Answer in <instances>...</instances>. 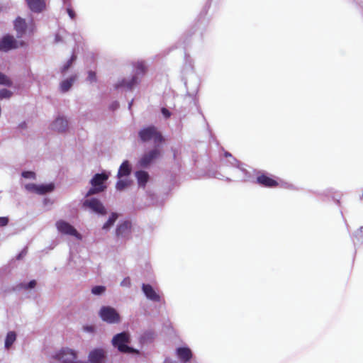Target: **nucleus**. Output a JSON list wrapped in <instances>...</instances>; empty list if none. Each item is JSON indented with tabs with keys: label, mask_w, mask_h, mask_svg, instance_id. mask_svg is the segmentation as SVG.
Listing matches in <instances>:
<instances>
[{
	"label": "nucleus",
	"mask_w": 363,
	"mask_h": 363,
	"mask_svg": "<svg viewBox=\"0 0 363 363\" xmlns=\"http://www.w3.org/2000/svg\"><path fill=\"white\" fill-rule=\"evenodd\" d=\"M135 68L136 69V73L128 78H123L119 80L116 84V89H125L126 90L131 91L135 86L139 84L140 79L138 75L140 74H143L146 70V66L145 62L143 61H138L135 65Z\"/></svg>",
	"instance_id": "obj_1"
},
{
	"label": "nucleus",
	"mask_w": 363,
	"mask_h": 363,
	"mask_svg": "<svg viewBox=\"0 0 363 363\" xmlns=\"http://www.w3.org/2000/svg\"><path fill=\"white\" fill-rule=\"evenodd\" d=\"M111 342L113 347L117 348L121 352L139 353L138 350L128 346V344L130 342V335L128 332L123 331L115 335Z\"/></svg>",
	"instance_id": "obj_2"
},
{
	"label": "nucleus",
	"mask_w": 363,
	"mask_h": 363,
	"mask_svg": "<svg viewBox=\"0 0 363 363\" xmlns=\"http://www.w3.org/2000/svg\"><path fill=\"white\" fill-rule=\"evenodd\" d=\"M109 174L106 172L97 173L94 175L90 181L91 187L86 194V196L99 194L106 189L105 182L108 180Z\"/></svg>",
	"instance_id": "obj_3"
},
{
	"label": "nucleus",
	"mask_w": 363,
	"mask_h": 363,
	"mask_svg": "<svg viewBox=\"0 0 363 363\" xmlns=\"http://www.w3.org/2000/svg\"><path fill=\"white\" fill-rule=\"evenodd\" d=\"M138 136L143 143L152 140L155 145H159L164 140L162 134L154 125H150L141 129L138 132Z\"/></svg>",
	"instance_id": "obj_4"
},
{
	"label": "nucleus",
	"mask_w": 363,
	"mask_h": 363,
	"mask_svg": "<svg viewBox=\"0 0 363 363\" xmlns=\"http://www.w3.org/2000/svg\"><path fill=\"white\" fill-rule=\"evenodd\" d=\"M101 320L109 324H116L121 322V316L118 311L111 306H102L99 312Z\"/></svg>",
	"instance_id": "obj_5"
},
{
	"label": "nucleus",
	"mask_w": 363,
	"mask_h": 363,
	"mask_svg": "<svg viewBox=\"0 0 363 363\" xmlns=\"http://www.w3.org/2000/svg\"><path fill=\"white\" fill-rule=\"evenodd\" d=\"M53 358L60 363H86L77 361L75 351L69 348H62L53 356Z\"/></svg>",
	"instance_id": "obj_6"
},
{
	"label": "nucleus",
	"mask_w": 363,
	"mask_h": 363,
	"mask_svg": "<svg viewBox=\"0 0 363 363\" xmlns=\"http://www.w3.org/2000/svg\"><path fill=\"white\" fill-rule=\"evenodd\" d=\"M161 155V150L159 149L158 145L145 152L138 161V164L141 167H147L154 160L157 159Z\"/></svg>",
	"instance_id": "obj_7"
},
{
	"label": "nucleus",
	"mask_w": 363,
	"mask_h": 363,
	"mask_svg": "<svg viewBox=\"0 0 363 363\" xmlns=\"http://www.w3.org/2000/svg\"><path fill=\"white\" fill-rule=\"evenodd\" d=\"M227 163L230 164L233 167H235L238 168V172L240 173L238 177L241 181L243 182H249L251 181L252 177L250 173L242 167V164L237 160L235 157L232 156V157H229L227 160Z\"/></svg>",
	"instance_id": "obj_8"
},
{
	"label": "nucleus",
	"mask_w": 363,
	"mask_h": 363,
	"mask_svg": "<svg viewBox=\"0 0 363 363\" xmlns=\"http://www.w3.org/2000/svg\"><path fill=\"white\" fill-rule=\"evenodd\" d=\"M131 235V223L129 220L120 222L116 229V235L118 239L128 240Z\"/></svg>",
	"instance_id": "obj_9"
},
{
	"label": "nucleus",
	"mask_w": 363,
	"mask_h": 363,
	"mask_svg": "<svg viewBox=\"0 0 363 363\" xmlns=\"http://www.w3.org/2000/svg\"><path fill=\"white\" fill-rule=\"evenodd\" d=\"M56 227L61 233L74 236L79 240L82 239V236L77 230L72 225L65 220H60L57 221Z\"/></svg>",
	"instance_id": "obj_10"
},
{
	"label": "nucleus",
	"mask_w": 363,
	"mask_h": 363,
	"mask_svg": "<svg viewBox=\"0 0 363 363\" xmlns=\"http://www.w3.org/2000/svg\"><path fill=\"white\" fill-rule=\"evenodd\" d=\"M83 206L90 208L92 211L98 214L105 215L106 213L105 207L97 199L93 198L90 199H86L83 203Z\"/></svg>",
	"instance_id": "obj_11"
},
{
	"label": "nucleus",
	"mask_w": 363,
	"mask_h": 363,
	"mask_svg": "<svg viewBox=\"0 0 363 363\" xmlns=\"http://www.w3.org/2000/svg\"><path fill=\"white\" fill-rule=\"evenodd\" d=\"M17 48L18 42L11 35H6L0 40V51L8 52Z\"/></svg>",
	"instance_id": "obj_12"
},
{
	"label": "nucleus",
	"mask_w": 363,
	"mask_h": 363,
	"mask_svg": "<svg viewBox=\"0 0 363 363\" xmlns=\"http://www.w3.org/2000/svg\"><path fill=\"white\" fill-rule=\"evenodd\" d=\"M142 291L147 299H149L152 301H154V302H160V295L155 291V290L153 289V287L150 284H143Z\"/></svg>",
	"instance_id": "obj_13"
},
{
	"label": "nucleus",
	"mask_w": 363,
	"mask_h": 363,
	"mask_svg": "<svg viewBox=\"0 0 363 363\" xmlns=\"http://www.w3.org/2000/svg\"><path fill=\"white\" fill-rule=\"evenodd\" d=\"M105 356V352L103 349L96 348L89 352V361L91 363H103Z\"/></svg>",
	"instance_id": "obj_14"
},
{
	"label": "nucleus",
	"mask_w": 363,
	"mask_h": 363,
	"mask_svg": "<svg viewBox=\"0 0 363 363\" xmlns=\"http://www.w3.org/2000/svg\"><path fill=\"white\" fill-rule=\"evenodd\" d=\"M13 26L15 30L16 31V37L18 38H22L26 33L27 28V23L26 20L21 17L16 18L13 22Z\"/></svg>",
	"instance_id": "obj_15"
},
{
	"label": "nucleus",
	"mask_w": 363,
	"mask_h": 363,
	"mask_svg": "<svg viewBox=\"0 0 363 363\" xmlns=\"http://www.w3.org/2000/svg\"><path fill=\"white\" fill-rule=\"evenodd\" d=\"M176 354L183 363H187L192 357L191 350L186 347H180L176 349Z\"/></svg>",
	"instance_id": "obj_16"
},
{
	"label": "nucleus",
	"mask_w": 363,
	"mask_h": 363,
	"mask_svg": "<svg viewBox=\"0 0 363 363\" xmlns=\"http://www.w3.org/2000/svg\"><path fill=\"white\" fill-rule=\"evenodd\" d=\"M67 128V120L61 116L57 117L51 124V128L57 132H65Z\"/></svg>",
	"instance_id": "obj_17"
},
{
	"label": "nucleus",
	"mask_w": 363,
	"mask_h": 363,
	"mask_svg": "<svg viewBox=\"0 0 363 363\" xmlns=\"http://www.w3.org/2000/svg\"><path fill=\"white\" fill-rule=\"evenodd\" d=\"M28 8L34 13H40L45 9V0H26Z\"/></svg>",
	"instance_id": "obj_18"
},
{
	"label": "nucleus",
	"mask_w": 363,
	"mask_h": 363,
	"mask_svg": "<svg viewBox=\"0 0 363 363\" xmlns=\"http://www.w3.org/2000/svg\"><path fill=\"white\" fill-rule=\"evenodd\" d=\"M135 177L137 179L138 186L145 189L147 183L150 179L148 172L144 170H138L135 172Z\"/></svg>",
	"instance_id": "obj_19"
},
{
	"label": "nucleus",
	"mask_w": 363,
	"mask_h": 363,
	"mask_svg": "<svg viewBox=\"0 0 363 363\" xmlns=\"http://www.w3.org/2000/svg\"><path fill=\"white\" fill-rule=\"evenodd\" d=\"M132 167L128 160L122 162L117 173V177L121 179L123 177L129 176L131 173Z\"/></svg>",
	"instance_id": "obj_20"
},
{
	"label": "nucleus",
	"mask_w": 363,
	"mask_h": 363,
	"mask_svg": "<svg viewBox=\"0 0 363 363\" xmlns=\"http://www.w3.org/2000/svg\"><path fill=\"white\" fill-rule=\"evenodd\" d=\"M256 181L260 185L266 187H274L278 184L275 180L264 174L258 176L256 179Z\"/></svg>",
	"instance_id": "obj_21"
},
{
	"label": "nucleus",
	"mask_w": 363,
	"mask_h": 363,
	"mask_svg": "<svg viewBox=\"0 0 363 363\" xmlns=\"http://www.w3.org/2000/svg\"><path fill=\"white\" fill-rule=\"evenodd\" d=\"M77 75H72L69 78L65 79L62 81L60 84V89L62 92L65 93L67 92L73 86L74 82L77 79Z\"/></svg>",
	"instance_id": "obj_22"
},
{
	"label": "nucleus",
	"mask_w": 363,
	"mask_h": 363,
	"mask_svg": "<svg viewBox=\"0 0 363 363\" xmlns=\"http://www.w3.org/2000/svg\"><path fill=\"white\" fill-rule=\"evenodd\" d=\"M76 60L77 55L72 53L70 58L60 68V72L63 76L66 74L67 72L72 66Z\"/></svg>",
	"instance_id": "obj_23"
},
{
	"label": "nucleus",
	"mask_w": 363,
	"mask_h": 363,
	"mask_svg": "<svg viewBox=\"0 0 363 363\" xmlns=\"http://www.w3.org/2000/svg\"><path fill=\"white\" fill-rule=\"evenodd\" d=\"M55 189V185L52 183L47 184L38 185L37 194L39 195H44L47 193L52 191Z\"/></svg>",
	"instance_id": "obj_24"
},
{
	"label": "nucleus",
	"mask_w": 363,
	"mask_h": 363,
	"mask_svg": "<svg viewBox=\"0 0 363 363\" xmlns=\"http://www.w3.org/2000/svg\"><path fill=\"white\" fill-rule=\"evenodd\" d=\"M118 218V213H111L107 221L104 224L102 229L104 230H108L115 223L116 220Z\"/></svg>",
	"instance_id": "obj_25"
},
{
	"label": "nucleus",
	"mask_w": 363,
	"mask_h": 363,
	"mask_svg": "<svg viewBox=\"0 0 363 363\" xmlns=\"http://www.w3.org/2000/svg\"><path fill=\"white\" fill-rule=\"evenodd\" d=\"M16 339V334L13 331H10L7 333L5 339V347L9 349L15 342Z\"/></svg>",
	"instance_id": "obj_26"
},
{
	"label": "nucleus",
	"mask_w": 363,
	"mask_h": 363,
	"mask_svg": "<svg viewBox=\"0 0 363 363\" xmlns=\"http://www.w3.org/2000/svg\"><path fill=\"white\" fill-rule=\"evenodd\" d=\"M130 185V181L128 179H119L116 184V189L118 191H122Z\"/></svg>",
	"instance_id": "obj_27"
},
{
	"label": "nucleus",
	"mask_w": 363,
	"mask_h": 363,
	"mask_svg": "<svg viewBox=\"0 0 363 363\" xmlns=\"http://www.w3.org/2000/svg\"><path fill=\"white\" fill-rule=\"evenodd\" d=\"M106 286L98 285L92 287L91 293L95 296H101L106 291Z\"/></svg>",
	"instance_id": "obj_28"
},
{
	"label": "nucleus",
	"mask_w": 363,
	"mask_h": 363,
	"mask_svg": "<svg viewBox=\"0 0 363 363\" xmlns=\"http://www.w3.org/2000/svg\"><path fill=\"white\" fill-rule=\"evenodd\" d=\"M0 84L11 86L13 83L12 81L6 75L0 72Z\"/></svg>",
	"instance_id": "obj_29"
},
{
	"label": "nucleus",
	"mask_w": 363,
	"mask_h": 363,
	"mask_svg": "<svg viewBox=\"0 0 363 363\" xmlns=\"http://www.w3.org/2000/svg\"><path fill=\"white\" fill-rule=\"evenodd\" d=\"M155 333L151 331L148 330L145 332L140 337V341L141 342H147L148 340H151L154 338Z\"/></svg>",
	"instance_id": "obj_30"
},
{
	"label": "nucleus",
	"mask_w": 363,
	"mask_h": 363,
	"mask_svg": "<svg viewBox=\"0 0 363 363\" xmlns=\"http://www.w3.org/2000/svg\"><path fill=\"white\" fill-rule=\"evenodd\" d=\"M184 84H185V86H186V91H187V94H188L189 96H193L195 94H196V93L199 91V84H198V83H196L195 84V86L194 87H192L191 89H190L189 87L188 84H187L186 82H185Z\"/></svg>",
	"instance_id": "obj_31"
},
{
	"label": "nucleus",
	"mask_w": 363,
	"mask_h": 363,
	"mask_svg": "<svg viewBox=\"0 0 363 363\" xmlns=\"http://www.w3.org/2000/svg\"><path fill=\"white\" fill-rule=\"evenodd\" d=\"M13 93L9 89H2L0 90V100L4 99H9L12 96Z\"/></svg>",
	"instance_id": "obj_32"
},
{
	"label": "nucleus",
	"mask_w": 363,
	"mask_h": 363,
	"mask_svg": "<svg viewBox=\"0 0 363 363\" xmlns=\"http://www.w3.org/2000/svg\"><path fill=\"white\" fill-rule=\"evenodd\" d=\"M36 285V281L35 280H31L28 284H21L20 287L26 289H33Z\"/></svg>",
	"instance_id": "obj_33"
},
{
	"label": "nucleus",
	"mask_w": 363,
	"mask_h": 363,
	"mask_svg": "<svg viewBox=\"0 0 363 363\" xmlns=\"http://www.w3.org/2000/svg\"><path fill=\"white\" fill-rule=\"evenodd\" d=\"M21 175L23 177L26 179H34L35 178V172L32 171H24L21 173Z\"/></svg>",
	"instance_id": "obj_34"
},
{
	"label": "nucleus",
	"mask_w": 363,
	"mask_h": 363,
	"mask_svg": "<svg viewBox=\"0 0 363 363\" xmlns=\"http://www.w3.org/2000/svg\"><path fill=\"white\" fill-rule=\"evenodd\" d=\"M26 189L27 191L30 192H34L37 194L38 184H28L26 185Z\"/></svg>",
	"instance_id": "obj_35"
},
{
	"label": "nucleus",
	"mask_w": 363,
	"mask_h": 363,
	"mask_svg": "<svg viewBox=\"0 0 363 363\" xmlns=\"http://www.w3.org/2000/svg\"><path fill=\"white\" fill-rule=\"evenodd\" d=\"M87 80L89 81L91 83L96 82V72H94V71H91V70L89 71L88 72Z\"/></svg>",
	"instance_id": "obj_36"
},
{
	"label": "nucleus",
	"mask_w": 363,
	"mask_h": 363,
	"mask_svg": "<svg viewBox=\"0 0 363 363\" xmlns=\"http://www.w3.org/2000/svg\"><path fill=\"white\" fill-rule=\"evenodd\" d=\"M66 11L72 20H74L76 18V13L72 7L66 8Z\"/></svg>",
	"instance_id": "obj_37"
},
{
	"label": "nucleus",
	"mask_w": 363,
	"mask_h": 363,
	"mask_svg": "<svg viewBox=\"0 0 363 363\" xmlns=\"http://www.w3.org/2000/svg\"><path fill=\"white\" fill-rule=\"evenodd\" d=\"M161 113L165 118H169L171 116V112L164 107L161 108Z\"/></svg>",
	"instance_id": "obj_38"
},
{
	"label": "nucleus",
	"mask_w": 363,
	"mask_h": 363,
	"mask_svg": "<svg viewBox=\"0 0 363 363\" xmlns=\"http://www.w3.org/2000/svg\"><path fill=\"white\" fill-rule=\"evenodd\" d=\"M9 223L7 217H0V227L6 226Z\"/></svg>",
	"instance_id": "obj_39"
},
{
	"label": "nucleus",
	"mask_w": 363,
	"mask_h": 363,
	"mask_svg": "<svg viewBox=\"0 0 363 363\" xmlns=\"http://www.w3.org/2000/svg\"><path fill=\"white\" fill-rule=\"evenodd\" d=\"M130 285V279L128 278H125L121 283V286L129 287Z\"/></svg>",
	"instance_id": "obj_40"
},
{
	"label": "nucleus",
	"mask_w": 363,
	"mask_h": 363,
	"mask_svg": "<svg viewBox=\"0 0 363 363\" xmlns=\"http://www.w3.org/2000/svg\"><path fill=\"white\" fill-rule=\"evenodd\" d=\"M119 107V104L118 101H113L111 105H110V109L112 110V111H115Z\"/></svg>",
	"instance_id": "obj_41"
},
{
	"label": "nucleus",
	"mask_w": 363,
	"mask_h": 363,
	"mask_svg": "<svg viewBox=\"0 0 363 363\" xmlns=\"http://www.w3.org/2000/svg\"><path fill=\"white\" fill-rule=\"evenodd\" d=\"M64 6L66 8L72 7V0H62Z\"/></svg>",
	"instance_id": "obj_42"
},
{
	"label": "nucleus",
	"mask_w": 363,
	"mask_h": 363,
	"mask_svg": "<svg viewBox=\"0 0 363 363\" xmlns=\"http://www.w3.org/2000/svg\"><path fill=\"white\" fill-rule=\"evenodd\" d=\"M84 330L89 333H93L94 332V327L91 325H86L84 327Z\"/></svg>",
	"instance_id": "obj_43"
},
{
	"label": "nucleus",
	"mask_w": 363,
	"mask_h": 363,
	"mask_svg": "<svg viewBox=\"0 0 363 363\" xmlns=\"http://www.w3.org/2000/svg\"><path fill=\"white\" fill-rule=\"evenodd\" d=\"M26 254V250H22L16 257L17 259H21L23 258Z\"/></svg>",
	"instance_id": "obj_44"
},
{
	"label": "nucleus",
	"mask_w": 363,
	"mask_h": 363,
	"mask_svg": "<svg viewBox=\"0 0 363 363\" xmlns=\"http://www.w3.org/2000/svg\"><path fill=\"white\" fill-rule=\"evenodd\" d=\"M164 363H177V362L176 361L172 359L169 357H166L164 361Z\"/></svg>",
	"instance_id": "obj_45"
},
{
	"label": "nucleus",
	"mask_w": 363,
	"mask_h": 363,
	"mask_svg": "<svg viewBox=\"0 0 363 363\" xmlns=\"http://www.w3.org/2000/svg\"><path fill=\"white\" fill-rule=\"evenodd\" d=\"M225 156L226 157H232V155L230 152H225Z\"/></svg>",
	"instance_id": "obj_46"
},
{
	"label": "nucleus",
	"mask_w": 363,
	"mask_h": 363,
	"mask_svg": "<svg viewBox=\"0 0 363 363\" xmlns=\"http://www.w3.org/2000/svg\"><path fill=\"white\" fill-rule=\"evenodd\" d=\"M26 123H25V122H23V123H21V124L19 125V127H20L21 128H24L26 127Z\"/></svg>",
	"instance_id": "obj_47"
},
{
	"label": "nucleus",
	"mask_w": 363,
	"mask_h": 363,
	"mask_svg": "<svg viewBox=\"0 0 363 363\" xmlns=\"http://www.w3.org/2000/svg\"><path fill=\"white\" fill-rule=\"evenodd\" d=\"M60 40V37L59 35H55V41L59 42Z\"/></svg>",
	"instance_id": "obj_48"
},
{
	"label": "nucleus",
	"mask_w": 363,
	"mask_h": 363,
	"mask_svg": "<svg viewBox=\"0 0 363 363\" xmlns=\"http://www.w3.org/2000/svg\"><path fill=\"white\" fill-rule=\"evenodd\" d=\"M133 100H132L129 104H128V108L130 109L131 108V106L133 105Z\"/></svg>",
	"instance_id": "obj_49"
}]
</instances>
